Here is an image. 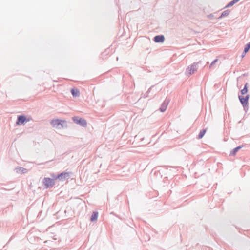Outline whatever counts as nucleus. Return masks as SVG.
I'll list each match as a JSON object with an SVG mask.
<instances>
[{
  "mask_svg": "<svg viewBox=\"0 0 250 250\" xmlns=\"http://www.w3.org/2000/svg\"><path fill=\"white\" fill-rule=\"evenodd\" d=\"M72 120L73 121V122L75 123H76L83 127H86L87 125L86 121L84 119H83V118L79 117V116L73 117Z\"/></svg>",
  "mask_w": 250,
  "mask_h": 250,
  "instance_id": "obj_4",
  "label": "nucleus"
},
{
  "mask_svg": "<svg viewBox=\"0 0 250 250\" xmlns=\"http://www.w3.org/2000/svg\"><path fill=\"white\" fill-rule=\"evenodd\" d=\"M29 121H30V119L29 118H27L25 115H18L17 117L16 124L19 125H22L24 124L25 123H27Z\"/></svg>",
  "mask_w": 250,
  "mask_h": 250,
  "instance_id": "obj_5",
  "label": "nucleus"
},
{
  "mask_svg": "<svg viewBox=\"0 0 250 250\" xmlns=\"http://www.w3.org/2000/svg\"><path fill=\"white\" fill-rule=\"evenodd\" d=\"M42 183L46 189L52 188L55 185V181H53V179L48 177H44L42 180Z\"/></svg>",
  "mask_w": 250,
  "mask_h": 250,
  "instance_id": "obj_3",
  "label": "nucleus"
},
{
  "mask_svg": "<svg viewBox=\"0 0 250 250\" xmlns=\"http://www.w3.org/2000/svg\"><path fill=\"white\" fill-rule=\"evenodd\" d=\"M250 98V95L248 94L245 96L242 95H238L239 100L244 107L245 112L248 110V101Z\"/></svg>",
  "mask_w": 250,
  "mask_h": 250,
  "instance_id": "obj_2",
  "label": "nucleus"
},
{
  "mask_svg": "<svg viewBox=\"0 0 250 250\" xmlns=\"http://www.w3.org/2000/svg\"><path fill=\"white\" fill-rule=\"evenodd\" d=\"M169 101L170 100L169 99H167V100L166 99L164 101V102L163 103L161 107L159 108V110L161 112H164V111H166L167 106V104H168Z\"/></svg>",
  "mask_w": 250,
  "mask_h": 250,
  "instance_id": "obj_8",
  "label": "nucleus"
},
{
  "mask_svg": "<svg viewBox=\"0 0 250 250\" xmlns=\"http://www.w3.org/2000/svg\"><path fill=\"white\" fill-rule=\"evenodd\" d=\"M244 146L243 145L239 146L234 149H233L230 152L229 156H234L236 155L237 152L241 149Z\"/></svg>",
  "mask_w": 250,
  "mask_h": 250,
  "instance_id": "obj_9",
  "label": "nucleus"
},
{
  "mask_svg": "<svg viewBox=\"0 0 250 250\" xmlns=\"http://www.w3.org/2000/svg\"><path fill=\"white\" fill-rule=\"evenodd\" d=\"M207 128H203L201 129L197 136V138L198 139H202L205 134L206 132H207Z\"/></svg>",
  "mask_w": 250,
  "mask_h": 250,
  "instance_id": "obj_16",
  "label": "nucleus"
},
{
  "mask_svg": "<svg viewBox=\"0 0 250 250\" xmlns=\"http://www.w3.org/2000/svg\"><path fill=\"white\" fill-rule=\"evenodd\" d=\"M240 0H233L229 2L227 5L225 6V8L230 7L232 6L234 4L238 2Z\"/></svg>",
  "mask_w": 250,
  "mask_h": 250,
  "instance_id": "obj_17",
  "label": "nucleus"
},
{
  "mask_svg": "<svg viewBox=\"0 0 250 250\" xmlns=\"http://www.w3.org/2000/svg\"><path fill=\"white\" fill-rule=\"evenodd\" d=\"M71 93L74 97H77L80 96V91L79 89L76 88L71 89Z\"/></svg>",
  "mask_w": 250,
  "mask_h": 250,
  "instance_id": "obj_11",
  "label": "nucleus"
},
{
  "mask_svg": "<svg viewBox=\"0 0 250 250\" xmlns=\"http://www.w3.org/2000/svg\"><path fill=\"white\" fill-rule=\"evenodd\" d=\"M248 91V83H246L244 86V88L241 90L240 92L241 95H245L247 93Z\"/></svg>",
  "mask_w": 250,
  "mask_h": 250,
  "instance_id": "obj_14",
  "label": "nucleus"
},
{
  "mask_svg": "<svg viewBox=\"0 0 250 250\" xmlns=\"http://www.w3.org/2000/svg\"><path fill=\"white\" fill-rule=\"evenodd\" d=\"M230 13V10L227 9L222 12L221 15L218 17V19H222L223 17L228 16Z\"/></svg>",
  "mask_w": 250,
  "mask_h": 250,
  "instance_id": "obj_13",
  "label": "nucleus"
},
{
  "mask_svg": "<svg viewBox=\"0 0 250 250\" xmlns=\"http://www.w3.org/2000/svg\"><path fill=\"white\" fill-rule=\"evenodd\" d=\"M202 63V62L201 61H199L198 62H194L192 64L189 65L187 68L186 69V73L187 75H191L195 73L196 71H197L199 65Z\"/></svg>",
  "mask_w": 250,
  "mask_h": 250,
  "instance_id": "obj_1",
  "label": "nucleus"
},
{
  "mask_svg": "<svg viewBox=\"0 0 250 250\" xmlns=\"http://www.w3.org/2000/svg\"><path fill=\"white\" fill-rule=\"evenodd\" d=\"M98 217V212L97 211H94L90 217V221L94 222L97 220Z\"/></svg>",
  "mask_w": 250,
  "mask_h": 250,
  "instance_id": "obj_15",
  "label": "nucleus"
},
{
  "mask_svg": "<svg viewBox=\"0 0 250 250\" xmlns=\"http://www.w3.org/2000/svg\"><path fill=\"white\" fill-rule=\"evenodd\" d=\"M218 61V59H216L214 60L211 63V64H210V65H209V68H211V67L213 66V65H214V64H215V63H216Z\"/></svg>",
  "mask_w": 250,
  "mask_h": 250,
  "instance_id": "obj_20",
  "label": "nucleus"
},
{
  "mask_svg": "<svg viewBox=\"0 0 250 250\" xmlns=\"http://www.w3.org/2000/svg\"><path fill=\"white\" fill-rule=\"evenodd\" d=\"M213 17H214V16L212 14H210L208 15V17L210 19H212Z\"/></svg>",
  "mask_w": 250,
  "mask_h": 250,
  "instance_id": "obj_21",
  "label": "nucleus"
},
{
  "mask_svg": "<svg viewBox=\"0 0 250 250\" xmlns=\"http://www.w3.org/2000/svg\"><path fill=\"white\" fill-rule=\"evenodd\" d=\"M50 176L52 178H51V179H53V181H55V180H56V179H59V174H56L55 173H51L50 174Z\"/></svg>",
  "mask_w": 250,
  "mask_h": 250,
  "instance_id": "obj_19",
  "label": "nucleus"
},
{
  "mask_svg": "<svg viewBox=\"0 0 250 250\" xmlns=\"http://www.w3.org/2000/svg\"><path fill=\"white\" fill-rule=\"evenodd\" d=\"M50 124L53 127H58L61 125V121L59 119H54L51 120Z\"/></svg>",
  "mask_w": 250,
  "mask_h": 250,
  "instance_id": "obj_10",
  "label": "nucleus"
},
{
  "mask_svg": "<svg viewBox=\"0 0 250 250\" xmlns=\"http://www.w3.org/2000/svg\"><path fill=\"white\" fill-rule=\"evenodd\" d=\"M15 170L16 172L20 174L25 173L27 172V170L26 168H24L22 167H18L15 168Z\"/></svg>",
  "mask_w": 250,
  "mask_h": 250,
  "instance_id": "obj_12",
  "label": "nucleus"
},
{
  "mask_svg": "<svg viewBox=\"0 0 250 250\" xmlns=\"http://www.w3.org/2000/svg\"><path fill=\"white\" fill-rule=\"evenodd\" d=\"M71 172L63 171L59 174V180L60 181H64L70 178Z\"/></svg>",
  "mask_w": 250,
  "mask_h": 250,
  "instance_id": "obj_6",
  "label": "nucleus"
},
{
  "mask_svg": "<svg viewBox=\"0 0 250 250\" xmlns=\"http://www.w3.org/2000/svg\"><path fill=\"white\" fill-rule=\"evenodd\" d=\"M246 53H245V51L243 50V53H242V54L241 55V58H243L245 56Z\"/></svg>",
  "mask_w": 250,
  "mask_h": 250,
  "instance_id": "obj_22",
  "label": "nucleus"
},
{
  "mask_svg": "<svg viewBox=\"0 0 250 250\" xmlns=\"http://www.w3.org/2000/svg\"><path fill=\"white\" fill-rule=\"evenodd\" d=\"M153 41L156 43H162L165 41V37L163 35H156L153 38Z\"/></svg>",
  "mask_w": 250,
  "mask_h": 250,
  "instance_id": "obj_7",
  "label": "nucleus"
},
{
  "mask_svg": "<svg viewBox=\"0 0 250 250\" xmlns=\"http://www.w3.org/2000/svg\"><path fill=\"white\" fill-rule=\"evenodd\" d=\"M250 49V42L247 43L244 46L245 53H247Z\"/></svg>",
  "mask_w": 250,
  "mask_h": 250,
  "instance_id": "obj_18",
  "label": "nucleus"
}]
</instances>
